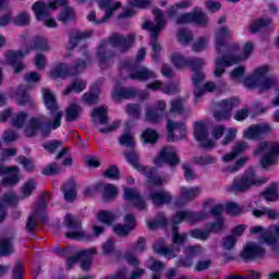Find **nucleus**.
Instances as JSON below:
<instances>
[{
	"mask_svg": "<svg viewBox=\"0 0 279 279\" xmlns=\"http://www.w3.org/2000/svg\"><path fill=\"white\" fill-rule=\"evenodd\" d=\"M43 99L46 108L52 116V121H49L47 116H39L31 118L24 129V134L27 138H32L41 131V136H47L51 134V130H58L62 125V111H60V106L58 105V99L56 95L51 93V89H43Z\"/></svg>",
	"mask_w": 279,
	"mask_h": 279,
	"instance_id": "f257e3e1",
	"label": "nucleus"
},
{
	"mask_svg": "<svg viewBox=\"0 0 279 279\" xmlns=\"http://www.w3.org/2000/svg\"><path fill=\"white\" fill-rule=\"evenodd\" d=\"M134 43H136V37L134 35H121L119 33H113L109 36L108 40L101 41L97 51L100 69H106L108 61L114 57V54L110 52V45L116 47L120 53H128V51L134 47Z\"/></svg>",
	"mask_w": 279,
	"mask_h": 279,
	"instance_id": "f03ea898",
	"label": "nucleus"
},
{
	"mask_svg": "<svg viewBox=\"0 0 279 279\" xmlns=\"http://www.w3.org/2000/svg\"><path fill=\"white\" fill-rule=\"evenodd\" d=\"M271 68L263 65L253 71L251 77L244 80V86L250 90L256 88L258 95H267L271 88L278 87L279 78L276 75H268Z\"/></svg>",
	"mask_w": 279,
	"mask_h": 279,
	"instance_id": "7ed1b4c3",
	"label": "nucleus"
},
{
	"mask_svg": "<svg viewBox=\"0 0 279 279\" xmlns=\"http://www.w3.org/2000/svg\"><path fill=\"white\" fill-rule=\"evenodd\" d=\"M155 22L146 21L142 28L150 32V45L154 51L153 60L157 62L158 56L162 51V46L158 43L160 32L167 27V20H165V13L160 9L153 10Z\"/></svg>",
	"mask_w": 279,
	"mask_h": 279,
	"instance_id": "20e7f679",
	"label": "nucleus"
},
{
	"mask_svg": "<svg viewBox=\"0 0 279 279\" xmlns=\"http://www.w3.org/2000/svg\"><path fill=\"white\" fill-rule=\"evenodd\" d=\"M252 51H254V44H252V41H248L245 44L244 50L241 57L234 56V51H229V53L227 54L218 56L215 61V64H216V68L214 71L215 77H221V74L226 73V69L228 66H232L234 64H239V62L243 60H247Z\"/></svg>",
	"mask_w": 279,
	"mask_h": 279,
	"instance_id": "39448f33",
	"label": "nucleus"
},
{
	"mask_svg": "<svg viewBox=\"0 0 279 279\" xmlns=\"http://www.w3.org/2000/svg\"><path fill=\"white\" fill-rule=\"evenodd\" d=\"M269 179L258 178L254 169L250 168L241 178H235L233 184L228 187L230 193H247L253 186H263Z\"/></svg>",
	"mask_w": 279,
	"mask_h": 279,
	"instance_id": "423d86ee",
	"label": "nucleus"
},
{
	"mask_svg": "<svg viewBox=\"0 0 279 279\" xmlns=\"http://www.w3.org/2000/svg\"><path fill=\"white\" fill-rule=\"evenodd\" d=\"M64 226L69 230V232L65 233L66 239H73L74 241H93V234L82 230V221L76 219L73 215L68 214L64 217Z\"/></svg>",
	"mask_w": 279,
	"mask_h": 279,
	"instance_id": "0eeeda50",
	"label": "nucleus"
},
{
	"mask_svg": "<svg viewBox=\"0 0 279 279\" xmlns=\"http://www.w3.org/2000/svg\"><path fill=\"white\" fill-rule=\"evenodd\" d=\"M47 202H49V194H40L39 202L35 204L34 211L31 217H28L26 223L27 232H34V228H36V221H39V223H45V221H47V214L45 213L47 208Z\"/></svg>",
	"mask_w": 279,
	"mask_h": 279,
	"instance_id": "6e6552de",
	"label": "nucleus"
},
{
	"mask_svg": "<svg viewBox=\"0 0 279 279\" xmlns=\"http://www.w3.org/2000/svg\"><path fill=\"white\" fill-rule=\"evenodd\" d=\"M254 156H264L260 159V166L263 169H267V167L276 165V156H279V144L262 142L254 151Z\"/></svg>",
	"mask_w": 279,
	"mask_h": 279,
	"instance_id": "1a4fd4ad",
	"label": "nucleus"
},
{
	"mask_svg": "<svg viewBox=\"0 0 279 279\" xmlns=\"http://www.w3.org/2000/svg\"><path fill=\"white\" fill-rule=\"evenodd\" d=\"M206 64L202 58H189L187 66L194 71V76L192 77L193 84L195 86L194 95L196 99H199L204 95V89L202 87V82H204V72L201 69Z\"/></svg>",
	"mask_w": 279,
	"mask_h": 279,
	"instance_id": "9d476101",
	"label": "nucleus"
},
{
	"mask_svg": "<svg viewBox=\"0 0 279 279\" xmlns=\"http://www.w3.org/2000/svg\"><path fill=\"white\" fill-rule=\"evenodd\" d=\"M230 36H232V31H230L228 26L221 27L216 32V51L218 56H226L227 53H230V51L239 50V45H230L226 41V39L230 38Z\"/></svg>",
	"mask_w": 279,
	"mask_h": 279,
	"instance_id": "9b49d317",
	"label": "nucleus"
},
{
	"mask_svg": "<svg viewBox=\"0 0 279 279\" xmlns=\"http://www.w3.org/2000/svg\"><path fill=\"white\" fill-rule=\"evenodd\" d=\"M95 254H97V248L95 247L80 251L75 256L69 257L66 259V269H73V265L80 260L81 269H83V271H90V266L93 265V256H95Z\"/></svg>",
	"mask_w": 279,
	"mask_h": 279,
	"instance_id": "f8f14e48",
	"label": "nucleus"
},
{
	"mask_svg": "<svg viewBox=\"0 0 279 279\" xmlns=\"http://www.w3.org/2000/svg\"><path fill=\"white\" fill-rule=\"evenodd\" d=\"M85 70H86L85 61L74 62L72 66L61 63L51 70L50 75L52 80H58V77H61L62 80H64V77H68V75H80V73H82Z\"/></svg>",
	"mask_w": 279,
	"mask_h": 279,
	"instance_id": "ddd939ff",
	"label": "nucleus"
},
{
	"mask_svg": "<svg viewBox=\"0 0 279 279\" xmlns=\"http://www.w3.org/2000/svg\"><path fill=\"white\" fill-rule=\"evenodd\" d=\"M241 104L238 98L223 99L217 104L218 109L214 111L215 121H230L232 118V110Z\"/></svg>",
	"mask_w": 279,
	"mask_h": 279,
	"instance_id": "4468645a",
	"label": "nucleus"
},
{
	"mask_svg": "<svg viewBox=\"0 0 279 279\" xmlns=\"http://www.w3.org/2000/svg\"><path fill=\"white\" fill-rule=\"evenodd\" d=\"M156 167H162L163 165H169L170 169H175L180 165V157H178V151L171 146L162 147L159 155L155 158Z\"/></svg>",
	"mask_w": 279,
	"mask_h": 279,
	"instance_id": "2eb2a0df",
	"label": "nucleus"
},
{
	"mask_svg": "<svg viewBox=\"0 0 279 279\" xmlns=\"http://www.w3.org/2000/svg\"><path fill=\"white\" fill-rule=\"evenodd\" d=\"M58 5H69V0H52V2L49 3L37 1L32 5V10L36 19L40 20L43 16H49V10H51V12L58 10Z\"/></svg>",
	"mask_w": 279,
	"mask_h": 279,
	"instance_id": "dca6fc26",
	"label": "nucleus"
},
{
	"mask_svg": "<svg viewBox=\"0 0 279 279\" xmlns=\"http://www.w3.org/2000/svg\"><path fill=\"white\" fill-rule=\"evenodd\" d=\"M167 111V102L165 100H158L155 107H147L145 109V119L148 123L158 125L165 119V112Z\"/></svg>",
	"mask_w": 279,
	"mask_h": 279,
	"instance_id": "f3484780",
	"label": "nucleus"
},
{
	"mask_svg": "<svg viewBox=\"0 0 279 279\" xmlns=\"http://www.w3.org/2000/svg\"><path fill=\"white\" fill-rule=\"evenodd\" d=\"M259 243L270 245L275 254H279V222L268 227L265 233L259 236Z\"/></svg>",
	"mask_w": 279,
	"mask_h": 279,
	"instance_id": "a211bd4d",
	"label": "nucleus"
},
{
	"mask_svg": "<svg viewBox=\"0 0 279 279\" xmlns=\"http://www.w3.org/2000/svg\"><path fill=\"white\" fill-rule=\"evenodd\" d=\"M122 71H128L129 76L125 80H135L137 82H147L148 80H156V72L147 66L124 68Z\"/></svg>",
	"mask_w": 279,
	"mask_h": 279,
	"instance_id": "6ab92c4d",
	"label": "nucleus"
},
{
	"mask_svg": "<svg viewBox=\"0 0 279 279\" xmlns=\"http://www.w3.org/2000/svg\"><path fill=\"white\" fill-rule=\"evenodd\" d=\"M29 53V49L22 50H8L4 53L7 64L14 69V73H21L25 69V63L21 62Z\"/></svg>",
	"mask_w": 279,
	"mask_h": 279,
	"instance_id": "aec40b11",
	"label": "nucleus"
},
{
	"mask_svg": "<svg viewBox=\"0 0 279 279\" xmlns=\"http://www.w3.org/2000/svg\"><path fill=\"white\" fill-rule=\"evenodd\" d=\"M207 218L208 214L204 211H178L172 218V223H174V226H178L183 221H187V223H197V221H204V219Z\"/></svg>",
	"mask_w": 279,
	"mask_h": 279,
	"instance_id": "412c9836",
	"label": "nucleus"
},
{
	"mask_svg": "<svg viewBox=\"0 0 279 279\" xmlns=\"http://www.w3.org/2000/svg\"><path fill=\"white\" fill-rule=\"evenodd\" d=\"M194 136L198 143H201V147L204 149H214L215 142L208 138V128L204 122H196L194 128Z\"/></svg>",
	"mask_w": 279,
	"mask_h": 279,
	"instance_id": "4be33fe9",
	"label": "nucleus"
},
{
	"mask_svg": "<svg viewBox=\"0 0 279 279\" xmlns=\"http://www.w3.org/2000/svg\"><path fill=\"white\" fill-rule=\"evenodd\" d=\"M168 141L172 143L180 141L186 136V125L183 122H175L173 120L167 121Z\"/></svg>",
	"mask_w": 279,
	"mask_h": 279,
	"instance_id": "5701e85b",
	"label": "nucleus"
},
{
	"mask_svg": "<svg viewBox=\"0 0 279 279\" xmlns=\"http://www.w3.org/2000/svg\"><path fill=\"white\" fill-rule=\"evenodd\" d=\"M124 199L130 202L136 210L143 211L147 209V203L136 187H124Z\"/></svg>",
	"mask_w": 279,
	"mask_h": 279,
	"instance_id": "b1692460",
	"label": "nucleus"
},
{
	"mask_svg": "<svg viewBox=\"0 0 279 279\" xmlns=\"http://www.w3.org/2000/svg\"><path fill=\"white\" fill-rule=\"evenodd\" d=\"M266 251L263 246L258 244H247L241 253V257L244 260H256V258H263L265 256Z\"/></svg>",
	"mask_w": 279,
	"mask_h": 279,
	"instance_id": "393cba45",
	"label": "nucleus"
},
{
	"mask_svg": "<svg viewBox=\"0 0 279 279\" xmlns=\"http://www.w3.org/2000/svg\"><path fill=\"white\" fill-rule=\"evenodd\" d=\"M124 158L126 159L128 163L134 167L140 173H143L144 171L148 173V171H151V167L141 163V157L138 156V153L134 150V148L124 151Z\"/></svg>",
	"mask_w": 279,
	"mask_h": 279,
	"instance_id": "a878e982",
	"label": "nucleus"
},
{
	"mask_svg": "<svg viewBox=\"0 0 279 279\" xmlns=\"http://www.w3.org/2000/svg\"><path fill=\"white\" fill-rule=\"evenodd\" d=\"M271 132V126L269 124H253L246 131H244V138L247 141H254L264 134H269Z\"/></svg>",
	"mask_w": 279,
	"mask_h": 279,
	"instance_id": "bb28decb",
	"label": "nucleus"
},
{
	"mask_svg": "<svg viewBox=\"0 0 279 279\" xmlns=\"http://www.w3.org/2000/svg\"><path fill=\"white\" fill-rule=\"evenodd\" d=\"M150 199L157 208L160 206H165V204H171V201L173 197H171V194L165 190L159 191H151L150 192Z\"/></svg>",
	"mask_w": 279,
	"mask_h": 279,
	"instance_id": "cd10ccee",
	"label": "nucleus"
},
{
	"mask_svg": "<svg viewBox=\"0 0 279 279\" xmlns=\"http://www.w3.org/2000/svg\"><path fill=\"white\" fill-rule=\"evenodd\" d=\"M145 56H147V51L145 48H141L137 51V54L135 59H128L120 63V69H138L141 66V63L145 60Z\"/></svg>",
	"mask_w": 279,
	"mask_h": 279,
	"instance_id": "c85d7f7f",
	"label": "nucleus"
},
{
	"mask_svg": "<svg viewBox=\"0 0 279 279\" xmlns=\"http://www.w3.org/2000/svg\"><path fill=\"white\" fill-rule=\"evenodd\" d=\"M92 121L95 128H99V125H108V108H95L92 112Z\"/></svg>",
	"mask_w": 279,
	"mask_h": 279,
	"instance_id": "c756f323",
	"label": "nucleus"
},
{
	"mask_svg": "<svg viewBox=\"0 0 279 279\" xmlns=\"http://www.w3.org/2000/svg\"><path fill=\"white\" fill-rule=\"evenodd\" d=\"M98 7L100 10H105L104 21H108L112 17V14H114V12L121 8V2L112 4V0H99Z\"/></svg>",
	"mask_w": 279,
	"mask_h": 279,
	"instance_id": "7c9ffc66",
	"label": "nucleus"
},
{
	"mask_svg": "<svg viewBox=\"0 0 279 279\" xmlns=\"http://www.w3.org/2000/svg\"><path fill=\"white\" fill-rule=\"evenodd\" d=\"M247 149V142H236L233 149L222 157L223 162H232L238 156Z\"/></svg>",
	"mask_w": 279,
	"mask_h": 279,
	"instance_id": "2f4dec72",
	"label": "nucleus"
},
{
	"mask_svg": "<svg viewBox=\"0 0 279 279\" xmlns=\"http://www.w3.org/2000/svg\"><path fill=\"white\" fill-rule=\"evenodd\" d=\"M191 14V23L198 25L199 27H206L208 25V14L199 8H195Z\"/></svg>",
	"mask_w": 279,
	"mask_h": 279,
	"instance_id": "473e14b6",
	"label": "nucleus"
},
{
	"mask_svg": "<svg viewBox=\"0 0 279 279\" xmlns=\"http://www.w3.org/2000/svg\"><path fill=\"white\" fill-rule=\"evenodd\" d=\"M131 97H136V88L134 87H122L114 88L112 92V99L114 101H121V99H131Z\"/></svg>",
	"mask_w": 279,
	"mask_h": 279,
	"instance_id": "72a5a7b5",
	"label": "nucleus"
},
{
	"mask_svg": "<svg viewBox=\"0 0 279 279\" xmlns=\"http://www.w3.org/2000/svg\"><path fill=\"white\" fill-rule=\"evenodd\" d=\"M14 254V238L1 236L0 238V256H10Z\"/></svg>",
	"mask_w": 279,
	"mask_h": 279,
	"instance_id": "f704fd0d",
	"label": "nucleus"
},
{
	"mask_svg": "<svg viewBox=\"0 0 279 279\" xmlns=\"http://www.w3.org/2000/svg\"><path fill=\"white\" fill-rule=\"evenodd\" d=\"M63 194L65 202H75L77 197V184L71 179L63 185Z\"/></svg>",
	"mask_w": 279,
	"mask_h": 279,
	"instance_id": "c9c22d12",
	"label": "nucleus"
},
{
	"mask_svg": "<svg viewBox=\"0 0 279 279\" xmlns=\"http://www.w3.org/2000/svg\"><path fill=\"white\" fill-rule=\"evenodd\" d=\"M93 36V32H75L71 37H70V41L68 44V49H70V51H73V49H75V47H77V45H80L81 40H86L87 38H90Z\"/></svg>",
	"mask_w": 279,
	"mask_h": 279,
	"instance_id": "e433bc0d",
	"label": "nucleus"
},
{
	"mask_svg": "<svg viewBox=\"0 0 279 279\" xmlns=\"http://www.w3.org/2000/svg\"><path fill=\"white\" fill-rule=\"evenodd\" d=\"M17 104L19 106H27L28 108L36 106V102L29 97V94L23 86L17 87Z\"/></svg>",
	"mask_w": 279,
	"mask_h": 279,
	"instance_id": "4c0bfd02",
	"label": "nucleus"
},
{
	"mask_svg": "<svg viewBox=\"0 0 279 279\" xmlns=\"http://www.w3.org/2000/svg\"><path fill=\"white\" fill-rule=\"evenodd\" d=\"M274 25V21L271 19H259L253 21L250 26L251 34H258L260 29H267Z\"/></svg>",
	"mask_w": 279,
	"mask_h": 279,
	"instance_id": "58836bf2",
	"label": "nucleus"
},
{
	"mask_svg": "<svg viewBox=\"0 0 279 279\" xmlns=\"http://www.w3.org/2000/svg\"><path fill=\"white\" fill-rule=\"evenodd\" d=\"M154 171H156V168H151L148 172H142L143 175H146L148 179V184H153L154 186H162L163 184H167L169 182V179L167 177H154Z\"/></svg>",
	"mask_w": 279,
	"mask_h": 279,
	"instance_id": "ea45409f",
	"label": "nucleus"
},
{
	"mask_svg": "<svg viewBox=\"0 0 279 279\" xmlns=\"http://www.w3.org/2000/svg\"><path fill=\"white\" fill-rule=\"evenodd\" d=\"M262 196L266 202H278V184L272 183L266 187L264 192H262Z\"/></svg>",
	"mask_w": 279,
	"mask_h": 279,
	"instance_id": "a19ab883",
	"label": "nucleus"
},
{
	"mask_svg": "<svg viewBox=\"0 0 279 279\" xmlns=\"http://www.w3.org/2000/svg\"><path fill=\"white\" fill-rule=\"evenodd\" d=\"M202 193V189L199 187H181V197L185 202H193Z\"/></svg>",
	"mask_w": 279,
	"mask_h": 279,
	"instance_id": "79ce46f5",
	"label": "nucleus"
},
{
	"mask_svg": "<svg viewBox=\"0 0 279 279\" xmlns=\"http://www.w3.org/2000/svg\"><path fill=\"white\" fill-rule=\"evenodd\" d=\"M80 112H82V107H80V105H70L65 110V121L72 123L76 119H80Z\"/></svg>",
	"mask_w": 279,
	"mask_h": 279,
	"instance_id": "37998d69",
	"label": "nucleus"
},
{
	"mask_svg": "<svg viewBox=\"0 0 279 279\" xmlns=\"http://www.w3.org/2000/svg\"><path fill=\"white\" fill-rule=\"evenodd\" d=\"M254 217H268V219H279V211L269 207L253 210Z\"/></svg>",
	"mask_w": 279,
	"mask_h": 279,
	"instance_id": "c03bdc74",
	"label": "nucleus"
},
{
	"mask_svg": "<svg viewBox=\"0 0 279 279\" xmlns=\"http://www.w3.org/2000/svg\"><path fill=\"white\" fill-rule=\"evenodd\" d=\"M11 171L13 172L12 174L2 179L3 186H14L15 184H19V182H21V177H19V168L12 167Z\"/></svg>",
	"mask_w": 279,
	"mask_h": 279,
	"instance_id": "a18cd8bd",
	"label": "nucleus"
},
{
	"mask_svg": "<svg viewBox=\"0 0 279 279\" xmlns=\"http://www.w3.org/2000/svg\"><path fill=\"white\" fill-rule=\"evenodd\" d=\"M16 194L14 193L4 194L0 198L1 209L5 210V217H8V206H16Z\"/></svg>",
	"mask_w": 279,
	"mask_h": 279,
	"instance_id": "49530a36",
	"label": "nucleus"
},
{
	"mask_svg": "<svg viewBox=\"0 0 279 279\" xmlns=\"http://www.w3.org/2000/svg\"><path fill=\"white\" fill-rule=\"evenodd\" d=\"M75 19V10L71 7H65L60 14L58 15V21L66 25V23H71Z\"/></svg>",
	"mask_w": 279,
	"mask_h": 279,
	"instance_id": "de8ad7c7",
	"label": "nucleus"
},
{
	"mask_svg": "<svg viewBox=\"0 0 279 279\" xmlns=\"http://www.w3.org/2000/svg\"><path fill=\"white\" fill-rule=\"evenodd\" d=\"M31 49H35L37 51H49L51 48L45 37H36L31 43Z\"/></svg>",
	"mask_w": 279,
	"mask_h": 279,
	"instance_id": "09e8293b",
	"label": "nucleus"
},
{
	"mask_svg": "<svg viewBox=\"0 0 279 279\" xmlns=\"http://www.w3.org/2000/svg\"><path fill=\"white\" fill-rule=\"evenodd\" d=\"M98 221L105 223L106 226H112L117 221V214L108 210H102L98 213Z\"/></svg>",
	"mask_w": 279,
	"mask_h": 279,
	"instance_id": "8fccbe9b",
	"label": "nucleus"
},
{
	"mask_svg": "<svg viewBox=\"0 0 279 279\" xmlns=\"http://www.w3.org/2000/svg\"><path fill=\"white\" fill-rule=\"evenodd\" d=\"M149 230H158V228H167V217L165 214H158L155 220L148 221Z\"/></svg>",
	"mask_w": 279,
	"mask_h": 279,
	"instance_id": "3c124183",
	"label": "nucleus"
},
{
	"mask_svg": "<svg viewBox=\"0 0 279 279\" xmlns=\"http://www.w3.org/2000/svg\"><path fill=\"white\" fill-rule=\"evenodd\" d=\"M86 88V81H82L80 78L74 80V82L66 87L64 90V95H71V93H82Z\"/></svg>",
	"mask_w": 279,
	"mask_h": 279,
	"instance_id": "603ef678",
	"label": "nucleus"
},
{
	"mask_svg": "<svg viewBox=\"0 0 279 279\" xmlns=\"http://www.w3.org/2000/svg\"><path fill=\"white\" fill-rule=\"evenodd\" d=\"M117 186L113 184H105L104 185V193H102V199L104 202H111V199L117 198Z\"/></svg>",
	"mask_w": 279,
	"mask_h": 279,
	"instance_id": "864d4df0",
	"label": "nucleus"
},
{
	"mask_svg": "<svg viewBox=\"0 0 279 279\" xmlns=\"http://www.w3.org/2000/svg\"><path fill=\"white\" fill-rule=\"evenodd\" d=\"M153 250H155L156 254H159L160 256H166V258H175L178 256V252L167 246H160L158 244H155L153 246Z\"/></svg>",
	"mask_w": 279,
	"mask_h": 279,
	"instance_id": "5fc2aeb1",
	"label": "nucleus"
},
{
	"mask_svg": "<svg viewBox=\"0 0 279 279\" xmlns=\"http://www.w3.org/2000/svg\"><path fill=\"white\" fill-rule=\"evenodd\" d=\"M31 21H32V16L29 15V13L22 12L14 17L13 23L19 27H25L29 25Z\"/></svg>",
	"mask_w": 279,
	"mask_h": 279,
	"instance_id": "6e6d98bb",
	"label": "nucleus"
},
{
	"mask_svg": "<svg viewBox=\"0 0 279 279\" xmlns=\"http://www.w3.org/2000/svg\"><path fill=\"white\" fill-rule=\"evenodd\" d=\"M171 60L177 69H184V66H187L189 63V59L184 58V56H182L180 52H174L171 56Z\"/></svg>",
	"mask_w": 279,
	"mask_h": 279,
	"instance_id": "4d7b16f0",
	"label": "nucleus"
},
{
	"mask_svg": "<svg viewBox=\"0 0 279 279\" xmlns=\"http://www.w3.org/2000/svg\"><path fill=\"white\" fill-rule=\"evenodd\" d=\"M178 40L183 45H189V43H193V33L186 28H180L178 33Z\"/></svg>",
	"mask_w": 279,
	"mask_h": 279,
	"instance_id": "13d9d810",
	"label": "nucleus"
},
{
	"mask_svg": "<svg viewBox=\"0 0 279 279\" xmlns=\"http://www.w3.org/2000/svg\"><path fill=\"white\" fill-rule=\"evenodd\" d=\"M119 143L122 147H129V149H133L136 147V143H134V136L130 133H124L119 137Z\"/></svg>",
	"mask_w": 279,
	"mask_h": 279,
	"instance_id": "bf43d9fd",
	"label": "nucleus"
},
{
	"mask_svg": "<svg viewBox=\"0 0 279 279\" xmlns=\"http://www.w3.org/2000/svg\"><path fill=\"white\" fill-rule=\"evenodd\" d=\"M147 267L150 269V271L158 274V271H165L166 265L162 262L155 259L154 257H149L147 260Z\"/></svg>",
	"mask_w": 279,
	"mask_h": 279,
	"instance_id": "052dcab7",
	"label": "nucleus"
},
{
	"mask_svg": "<svg viewBox=\"0 0 279 279\" xmlns=\"http://www.w3.org/2000/svg\"><path fill=\"white\" fill-rule=\"evenodd\" d=\"M225 211L231 217H239L243 214V209L239 206V203H227Z\"/></svg>",
	"mask_w": 279,
	"mask_h": 279,
	"instance_id": "680f3d73",
	"label": "nucleus"
},
{
	"mask_svg": "<svg viewBox=\"0 0 279 279\" xmlns=\"http://www.w3.org/2000/svg\"><path fill=\"white\" fill-rule=\"evenodd\" d=\"M114 234H117L118 236H130V233L132 232V227H128L122 223H117L113 226L112 228Z\"/></svg>",
	"mask_w": 279,
	"mask_h": 279,
	"instance_id": "e2e57ef3",
	"label": "nucleus"
},
{
	"mask_svg": "<svg viewBox=\"0 0 279 279\" xmlns=\"http://www.w3.org/2000/svg\"><path fill=\"white\" fill-rule=\"evenodd\" d=\"M170 104V112H175L177 114H186V109L184 108V100L174 99Z\"/></svg>",
	"mask_w": 279,
	"mask_h": 279,
	"instance_id": "0e129e2a",
	"label": "nucleus"
},
{
	"mask_svg": "<svg viewBox=\"0 0 279 279\" xmlns=\"http://www.w3.org/2000/svg\"><path fill=\"white\" fill-rule=\"evenodd\" d=\"M195 165H201L205 167L206 165H215L217 162V157L206 155V156H198L193 158Z\"/></svg>",
	"mask_w": 279,
	"mask_h": 279,
	"instance_id": "69168bd1",
	"label": "nucleus"
},
{
	"mask_svg": "<svg viewBox=\"0 0 279 279\" xmlns=\"http://www.w3.org/2000/svg\"><path fill=\"white\" fill-rule=\"evenodd\" d=\"M142 138L144 140V143H156L158 141V133L156 130L147 129L143 132Z\"/></svg>",
	"mask_w": 279,
	"mask_h": 279,
	"instance_id": "338daca9",
	"label": "nucleus"
},
{
	"mask_svg": "<svg viewBox=\"0 0 279 279\" xmlns=\"http://www.w3.org/2000/svg\"><path fill=\"white\" fill-rule=\"evenodd\" d=\"M126 112L129 116L132 117V119H141V113H142L141 105L129 104L126 106Z\"/></svg>",
	"mask_w": 279,
	"mask_h": 279,
	"instance_id": "774afa93",
	"label": "nucleus"
}]
</instances>
